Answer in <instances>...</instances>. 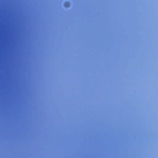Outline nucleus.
<instances>
[{
    "mask_svg": "<svg viewBox=\"0 0 158 158\" xmlns=\"http://www.w3.org/2000/svg\"><path fill=\"white\" fill-rule=\"evenodd\" d=\"M0 99H22L21 98H0Z\"/></svg>",
    "mask_w": 158,
    "mask_h": 158,
    "instance_id": "obj_3",
    "label": "nucleus"
},
{
    "mask_svg": "<svg viewBox=\"0 0 158 158\" xmlns=\"http://www.w3.org/2000/svg\"><path fill=\"white\" fill-rule=\"evenodd\" d=\"M69 2H66L65 3V6L66 7L69 6Z\"/></svg>",
    "mask_w": 158,
    "mask_h": 158,
    "instance_id": "obj_2",
    "label": "nucleus"
},
{
    "mask_svg": "<svg viewBox=\"0 0 158 158\" xmlns=\"http://www.w3.org/2000/svg\"><path fill=\"white\" fill-rule=\"evenodd\" d=\"M25 99H0V100H24Z\"/></svg>",
    "mask_w": 158,
    "mask_h": 158,
    "instance_id": "obj_1",
    "label": "nucleus"
}]
</instances>
